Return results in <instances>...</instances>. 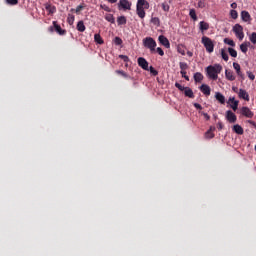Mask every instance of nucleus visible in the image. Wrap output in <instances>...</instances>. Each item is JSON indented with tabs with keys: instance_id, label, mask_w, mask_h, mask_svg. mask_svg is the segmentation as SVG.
<instances>
[{
	"instance_id": "39",
	"label": "nucleus",
	"mask_w": 256,
	"mask_h": 256,
	"mask_svg": "<svg viewBox=\"0 0 256 256\" xmlns=\"http://www.w3.org/2000/svg\"><path fill=\"white\" fill-rule=\"evenodd\" d=\"M151 23H153V25L159 26V25L161 24V21L159 20L158 17H153V18L151 19Z\"/></svg>"
},
{
	"instance_id": "35",
	"label": "nucleus",
	"mask_w": 256,
	"mask_h": 256,
	"mask_svg": "<svg viewBox=\"0 0 256 256\" xmlns=\"http://www.w3.org/2000/svg\"><path fill=\"white\" fill-rule=\"evenodd\" d=\"M117 75H121L122 77H124L125 79H129V75L127 73H125V71L123 70H116Z\"/></svg>"
},
{
	"instance_id": "21",
	"label": "nucleus",
	"mask_w": 256,
	"mask_h": 256,
	"mask_svg": "<svg viewBox=\"0 0 256 256\" xmlns=\"http://www.w3.org/2000/svg\"><path fill=\"white\" fill-rule=\"evenodd\" d=\"M225 77L228 81H235V74L231 70H225Z\"/></svg>"
},
{
	"instance_id": "1",
	"label": "nucleus",
	"mask_w": 256,
	"mask_h": 256,
	"mask_svg": "<svg viewBox=\"0 0 256 256\" xmlns=\"http://www.w3.org/2000/svg\"><path fill=\"white\" fill-rule=\"evenodd\" d=\"M221 71H223V66H221V64L210 65L206 68L207 76L213 81L219 79V73H221Z\"/></svg>"
},
{
	"instance_id": "32",
	"label": "nucleus",
	"mask_w": 256,
	"mask_h": 256,
	"mask_svg": "<svg viewBox=\"0 0 256 256\" xmlns=\"http://www.w3.org/2000/svg\"><path fill=\"white\" fill-rule=\"evenodd\" d=\"M105 19L108 23H115V17H113V14H106Z\"/></svg>"
},
{
	"instance_id": "40",
	"label": "nucleus",
	"mask_w": 256,
	"mask_h": 256,
	"mask_svg": "<svg viewBox=\"0 0 256 256\" xmlns=\"http://www.w3.org/2000/svg\"><path fill=\"white\" fill-rule=\"evenodd\" d=\"M251 43H253V45H256V32H253L250 37H249Z\"/></svg>"
},
{
	"instance_id": "13",
	"label": "nucleus",
	"mask_w": 256,
	"mask_h": 256,
	"mask_svg": "<svg viewBox=\"0 0 256 256\" xmlns=\"http://www.w3.org/2000/svg\"><path fill=\"white\" fill-rule=\"evenodd\" d=\"M228 103H232L230 107L233 111H236L239 107V101L235 100V97H230Z\"/></svg>"
},
{
	"instance_id": "37",
	"label": "nucleus",
	"mask_w": 256,
	"mask_h": 256,
	"mask_svg": "<svg viewBox=\"0 0 256 256\" xmlns=\"http://www.w3.org/2000/svg\"><path fill=\"white\" fill-rule=\"evenodd\" d=\"M179 67H180L181 71H187V69L189 68V66L185 62H180Z\"/></svg>"
},
{
	"instance_id": "17",
	"label": "nucleus",
	"mask_w": 256,
	"mask_h": 256,
	"mask_svg": "<svg viewBox=\"0 0 256 256\" xmlns=\"http://www.w3.org/2000/svg\"><path fill=\"white\" fill-rule=\"evenodd\" d=\"M199 29H200L201 33H205V31L209 30V23H207L205 21H201L199 23Z\"/></svg>"
},
{
	"instance_id": "50",
	"label": "nucleus",
	"mask_w": 256,
	"mask_h": 256,
	"mask_svg": "<svg viewBox=\"0 0 256 256\" xmlns=\"http://www.w3.org/2000/svg\"><path fill=\"white\" fill-rule=\"evenodd\" d=\"M193 106L195 107V109H198L199 111L203 110V106H201V104L199 103H194Z\"/></svg>"
},
{
	"instance_id": "55",
	"label": "nucleus",
	"mask_w": 256,
	"mask_h": 256,
	"mask_svg": "<svg viewBox=\"0 0 256 256\" xmlns=\"http://www.w3.org/2000/svg\"><path fill=\"white\" fill-rule=\"evenodd\" d=\"M231 7H232V9H237V3L233 2V3L231 4Z\"/></svg>"
},
{
	"instance_id": "61",
	"label": "nucleus",
	"mask_w": 256,
	"mask_h": 256,
	"mask_svg": "<svg viewBox=\"0 0 256 256\" xmlns=\"http://www.w3.org/2000/svg\"><path fill=\"white\" fill-rule=\"evenodd\" d=\"M249 123H251L252 125H255V122H253V121H249Z\"/></svg>"
},
{
	"instance_id": "57",
	"label": "nucleus",
	"mask_w": 256,
	"mask_h": 256,
	"mask_svg": "<svg viewBox=\"0 0 256 256\" xmlns=\"http://www.w3.org/2000/svg\"><path fill=\"white\" fill-rule=\"evenodd\" d=\"M180 73H181L182 77H183L184 75H187V72H185V70H181Z\"/></svg>"
},
{
	"instance_id": "14",
	"label": "nucleus",
	"mask_w": 256,
	"mask_h": 256,
	"mask_svg": "<svg viewBox=\"0 0 256 256\" xmlns=\"http://www.w3.org/2000/svg\"><path fill=\"white\" fill-rule=\"evenodd\" d=\"M136 7L140 9H149V2L146 0H138Z\"/></svg>"
},
{
	"instance_id": "19",
	"label": "nucleus",
	"mask_w": 256,
	"mask_h": 256,
	"mask_svg": "<svg viewBox=\"0 0 256 256\" xmlns=\"http://www.w3.org/2000/svg\"><path fill=\"white\" fill-rule=\"evenodd\" d=\"M241 19H242V21H245V23H247V22L251 21V14H249V12H247V11H242Z\"/></svg>"
},
{
	"instance_id": "49",
	"label": "nucleus",
	"mask_w": 256,
	"mask_h": 256,
	"mask_svg": "<svg viewBox=\"0 0 256 256\" xmlns=\"http://www.w3.org/2000/svg\"><path fill=\"white\" fill-rule=\"evenodd\" d=\"M162 9H163V11L168 12V11H169V9H170L169 4H167V3H163V4H162Z\"/></svg>"
},
{
	"instance_id": "8",
	"label": "nucleus",
	"mask_w": 256,
	"mask_h": 256,
	"mask_svg": "<svg viewBox=\"0 0 256 256\" xmlns=\"http://www.w3.org/2000/svg\"><path fill=\"white\" fill-rule=\"evenodd\" d=\"M158 41L161 45H163L166 49H169V47H171V43L169 42V39H167V37H165L164 35H160L158 37Z\"/></svg>"
},
{
	"instance_id": "25",
	"label": "nucleus",
	"mask_w": 256,
	"mask_h": 256,
	"mask_svg": "<svg viewBox=\"0 0 256 256\" xmlns=\"http://www.w3.org/2000/svg\"><path fill=\"white\" fill-rule=\"evenodd\" d=\"M136 12L140 19H145V8L136 7Z\"/></svg>"
},
{
	"instance_id": "53",
	"label": "nucleus",
	"mask_w": 256,
	"mask_h": 256,
	"mask_svg": "<svg viewBox=\"0 0 256 256\" xmlns=\"http://www.w3.org/2000/svg\"><path fill=\"white\" fill-rule=\"evenodd\" d=\"M81 9H83V6H82V5L77 6V8H76V13H80V12H81Z\"/></svg>"
},
{
	"instance_id": "12",
	"label": "nucleus",
	"mask_w": 256,
	"mask_h": 256,
	"mask_svg": "<svg viewBox=\"0 0 256 256\" xmlns=\"http://www.w3.org/2000/svg\"><path fill=\"white\" fill-rule=\"evenodd\" d=\"M233 67H234L238 77H240L241 79H245L243 72H241V65H239V63H237V62H234Z\"/></svg>"
},
{
	"instance_id": "10",
	"label": "nucleus",
	"mask_w": 256,
	"mask_h": 256,
	"mask_svg": "<svg viewBox=\"0 0 256 256\" xmlns=\"http://www.w3.org/2000/svg\"><path fill=\"white\" fill-rule=\"evenodd\" d=\"M119 9L131 10V3L128 0H120L118 3Z\"/></svg>"
},
{
	"instance_id": "31",
	"label": "nucleus",
	"mask_w": 256,
	"mask_h": 256,
	"mask_svg": "<svg viewBox=\"0 0 256 256\" xmlns=\"http://www.w3.org/2000/svg\"><path fill=\"white\" fill-rule=\"evenodd\" d=\"M220 53H221V57H222L223 60L229 61V54H227V52L225 51V49H221V50H220Z\"/></svg>"
},
{
	"instance_id": "52",
	"label": "nucleus",
	"mask_w": 256,
	"mask_h": 256,
	"mask_svg": "<svg viewBox=\"0 0 256 256\" xmlns=\"http://www.w3.org/2000/svg\"><path fill=\"white\" fill-rule=\"evenodd\" d=\"M198 7H199L200 9H203V8L205 7V2H203L202 0H200V1L198 2Z\"/></svg>"
},
{
	"instance_id": "16",
	"label": "nucleus",
	"mask_w": 256,
	"mask_h": 256,
	"mask_svg": "<svg viewBox=\"0 0 256 256\" xmlns=\"http://www.w3.org/2000/svg\"><path fill=\"white\" fill-rule=\"evenodd\" d=\"M232 131L236 133V135H243L244 133L243 127H241L239 124L234 125L232 127Z\"/></svg>"
},
{
	"instance_id": "24",
	"label": "nucleus",
	"mask_w": 256,
	"mask_h": 256,
	"mask_svg": "<svg viewBox=\"0 0 256 256\" xmlns=\"http://www.w3.org/2000/svg\"><path fill=\"white\" fill-rule=\"evenodd\" d=\"M76 29L77 31H79L80 33H83L85 31V23L83 22V20H80L78 23H77V26H76Z\"/></svg>"
},
{
	"instance_id": "29",
	"label": "nucleus",
	"mask_w": 256,
	"mask_h": 256,
	"mask_svg": "<svg viewBox=\"0 0 256 256\" xmlns=\"http://www.w3.org/2000/svg\"><path fill=\"white\" fill-rule=\"evenodd\" d=\"M94 41L98 43V45H103V38H101L100 34H95L94 35Z\"/></svg>"
},
{
	"instance_id": "20",
	"label": "nucleus",
	"mask_w": 256,
	"mask_h": 256,
	"mask_svg": "<svg viewBox=\"0 0 256 256\" xmlns=\"http://www.w3.org/2000/svg\"><path fill=\"white\" fill-rule=\"evenodd\" d=\"M184 95L185 97H189V99H193L195 97V94L193 93V90L190 87H186L184 89Z\"/></svg>"
},
{
	"instance_id": "30",
	"label": "nucleus",
	"mask_w": 256,
	"mask_h": 256,
	"mask_svg": "<svg viewBox=\"0 0 256 256\" xmlns=\"http://www.w3.org/2000/svg\"><path fill=\"white\" fill-rule=\"evenodd\" d=\"M189 15L191 17V19H193V21H197V12L195 11V9H190L189 11Z\"/></svg>"
},
{
	"instance_id": "34",
	"label": "nucleus",
	"mask_w": 256,
	"mask_h": 256,
	"mask_svg": "<svg viewBox=\"0 0 256 256\" xmlns=\"http://www.w3.org/2000/svg\"><path fill=\"white\" fill-rule=\"evenodd\" d=\"M148 71H150L151 75L154 77L159 75V72L153 66L148 67Z\"/></svg>"
},
{
	"instance_id": "63",
	"label": "nucleus",
	"mask_w": 256,
	"mask_h": 256,
	"mask_svg": "<svg viewBox=\"0 0 256 256\" xmlns=\"http://www.w3.org/2000/svg\"><path fill=\"white\" fill-rule=\"evenodd\" d=\"M255 151H256V145H255Z\"/></svg>"
},
{
	"instance_id": "54",
	"label": "nucleus",
	"mask_w": 256,
	"mask_h": 256,
	"mask_svg": "<svg viewBox=\"0 0 256 256\" xmlns=\"http://www.w3.org/2000/svg\"><path fill=\"white\" fill-rule=\"evenodd\" d=\"M218 129H219V131H221L223 129V123L218 122Z\"/></svg>"
},
{
	"instance_id": "44",
	"label": "nucleus",
	"mask_w": 256,
	"mask_h": 256,
	"mask_svg": "<svg viewBox=\"0 0 256 256\" xmlns=\"http://www.w3.org/2000/svg\"><path fill=\"white\" fill-rule=\"evenodd\" d=\"M7 5H17L19 0H6Z\"/></svg>"
},
{
	"instance_id": "47",
	"label": "nucleus",
	"mask_w": 256,
	"mask_h": 256,
	"mask_svg": "<svg viewBox=\"0 0 256 256\" xmlns=\"http://www.w3.org/2000/svg\"><path fill=\"white\" fill-rule=\"evenodd\" d=\"M247 75L251 81H255V74L253 72H247Z\"/></svg>"
},
{
	"instance_id": "33",
	"label": "nucleus",
	"mask_w": 256,
	"mask_h": 256,
	"mask_svg": "<svg viewBox=\"0 0 256 256\" xmlns=\"http://www.w3.org/2000/svg\"><path fill=\"white\" fill-rule=\"evenodd\" d=\"M224 43H225L226 45H230V47H235V41H233V40H231V39H229V38H225V39H224Z\"/></svg>"
},
{
	"instance_id": "48",
	"label": "nucleus",
	"mask_w": 256,
	"mask_h": 256,
	"mask_svg": "<svg viewBox=\"0 0 256 256\" xmlns=\"http://www.w3.org/2000/svg\"><path fill=\"white\" fill-rule=\"evenodd\" d=\"M100 7H101V9H103L104 11H107V13H111V8H109V6H107V5H101Z\"/></svg>"
},
{
	"instance_id": "45",
	"label": "nucleus",
	"mask_w": 256,
	"mask_h": 256,
	"mask_svg": "<svg viewBox=\"0 0 256 256\" xmlns=\"http://www.w3.org/2000/svg\"><path fill=\"white\" fill-rule=\"evenodd\" d=\"M156 52L158 53V55H160V57H163V55H165V52L161 47L156 48Z\"/></svg>"
},
{
	"instance_id": "15",
	"label": "nucleus",
	"mask_w": 256,
	"mask_h": 256,
	"mask_svg": "<svg viewBox=\"0 0 256 256\" xmlns=\"http://www.w3.org/2000/svg\"><path fill=\"white\" fill-rule=\"evenodd\" d=\"M238 97L240 99H244V101H249V93H247L245 90L243 89H239L238 92Z\"/></svg>"
},
{
	"instance_id": "3",
	"label": "nucleus",
	"mask_w": 256,
	"mask_h": 256,
	"mask_svg": "<svg viewBox=\"0 0 256 256\" xmlns=\"http://www.w3.org/2000/svg\"><path fill=\"white\" fill-rule=\"evenodd\" d=\"M143 45L146 49H149L151 53H155V47H157V42L152 37H146L143 39Z\"/></svg>"
},
{
	"instance_id": "11",
	"label": "nucleus",
	"mask_w": 256,
	"mask_h": 256,
	"mask_svg": "<svg viewBox=\"0 0 256 256\" xmlns=\"http://www.w3.org/2000/svg\"><path fill=\"white\" fill-rule=\"evenodd\" d=\"M200 91L203 93V95H206V97H209V95H211V87H209V85L207 84H202L199 87Z\"/></svg>"
},
{
	"instance_id": "4",
	"label": "nucleus",
	"mask_w": 256,
	"mask_h": 256,
	"mask_svg": "<svg viewBox=\"0 0 256 256\" xmlns=\"http://www.w3.org/2000/svg\"><path fill=\"white\" fill-rule=\"evenodd\" d=\"M232 31L233 33H235L239 41H243V39L245 38V33H243V26H241L240 24H235L232 28Z\"/></svg>"
},
{
	"instance_id": "9",
	"label": "nucleus",
	"mask_w": 256,
	"mask_h": 256,
	"mask_svg": "<svg viewBox=\"0 0 256 256\" xmlns=\"http://www.w3.org/2000/svg\"><path fill=\"white\" fill-rule=\"evenodd\" d=\"M226 119L229 123H236L237 122V115H235V113H233V111L228 110L226 112Z\"/></svg>"
},
{
	"instance_id": "62",
	"label": "nucleus",
	"mask_w": 256,
	"mask_h": 256,
	"mask_svg": "<svg viewBox=\"0 0 256 256\" xmlns=\"http://www.w3.org/2000/svg\"><path fill=\"white\" fill-rule=\"evenodd\" d=\"M234 91H237V88H233Z\"/></svg>"
},
{
	"instance_id": "56",
	"label": "nucleus",
	"mask_w": 256,
	"mask_h": 256,
	"mask_svg": "<svg viewBox=\"0 0 256 256\" xmlns=\"http://www.w3.org/2000/svg\"><path fill=\"white\" fill-rule=\"evenodd\" d=\"M187 56H188V57H193V52L188 51V52H187Z\"/></svg>"
},
{
	"instance_id": "60",
	"label": "nucleus",
	"mask_w": 256,
	"mask_h": 256,
	"mask_svg": "<svg viewBox=\"0 0 256 256\" xmlns=\"http://www.w3.org/2000/svg\"><path fill=\"white\" fill-rule=\"evenodd\" d=\"M117 0H108V3H115Z\"/></svg>"
},
{
	"instance_id": "18",
	"label": "nucleus",
	"mask_w": 256,
	"mask_h": 256,
	"mask_svg": "<svg viewBox=\"0 0 256 256\" xmlns=\"http://www.w3.org/2000/svg\"><path fill=\"white\" fill-rule=\"evenodd\" d=\"M215 99L221 103V105H225V96L221 94V92H216L215 93Z\"/></svg>"
},
{
	"instance_id": "38",
	"label": "nucleus",
	"mask_w": 256,
	"mask_h": 256,
	"mask_svg": "<svg viewBox=\"0 0 256 256\" xmlns=\"http://www.w3.org/2000/svg\"><path fill=\"white\" fill-rule=\"evenodd\" d=\"M228 53L231 57H237V50L233 48H228Z\"/></svg>"
},
{
	"instance_id": "42",
	"label": "nucleus",
	"mask_w": 256,
	"mask_h": 256,
	"mask_svg": "<svg viewBox=\"0 0 256 256\" xmlns=\"http://www.w3.org/2000/svg\"><path fill=\"white\" fill-rule=\"evenodd\" d=\"M175 87H176L177 89H179V91H185V89L187 88V87L182 86L181 84H179V82H176V83H175Z\"/></svg>"
},
{
	"instance_id": "6",
	"label": "nucleus",
	"mask_w": 256,
	"mask_h": 256,
	"mask_svg": "<svg viewBox=\"0 0 256 256\" xmlns=\"http://www.w3.org/2000/svg\"><path fill=\"white\" fill-rule=\"evenodd\" d=\"M137 63L141 69H144V71H149V62H147L145 58L139 57Z\"/></svg>"
},
{
	"instance_id": "26",
	"label": "nucleus",
	"mask_w": 256,
	"mask_h": 256,
	"mask_svg": "<svg viewBox=\"0 0 256 256\" xmlns=\"http://www.w3.org/2000/svg\"><path fill=\"white\" fill-rule=\"evenodd\" d=\"M194 81L196 83H201L203 81V74H201V72H196L194 74Z\"/></svg>"
},
{
	"instance_id": "27",
	"label": "nucleus",
	"mask_w": 256,
	"mask_h": 256,
	"mask_svg": "<svg viewBox=\"0 0 256 256\" xmlns=\"http://www.w3.org/2000/svg\"><path fill=\"white\" fill-rule=\"evenodd\" d=\"M249 42H244L240 45V50L242 51V53H247V51H249Z\"/></svg>"
},
{
	"instance_id": "7",
	"label": "nucleus",
	"mask_w": 256,
	"mask_h": 256,
	"mask_svg": "<svg viewBox=\"0 0 256 256\" xmlns=\"http://www.w3.org/2000/svg\"><path fill=\"white\" fill-rule=\"evenodd\" d=\"M241 115L247 117L248 119H253L254 113L251 111V109H249V107L244 106L241 108Z\"/></svg>"
},
{
	"instance_id": "46",
	"label": "nucleus",
	"mask_w": 256,
	"mask_h": 256,
	"mask_svg": "<svg viewBox=\"0 0 256 256\" xmlns=\"http://www.w3.org/2000/svg\"><path fill=\"white\" fill-rule=\"evenodd\" d=\"M120 59L123 60L124 63H129V56L127 55H120Z\"/></svg>"
},
{
	"instance_id": "41",
	"label": "nucleus",
	"mask_w": 256,
	"mask_h": 256,
	"mask_svg": "<svg viewBox=\"0 0 256 256\" xmlns=\"http://www.w3.org/2000/svg\"><path fill=\"white\" fill-rule=\"evenodd\" d=\"M114 43H115V45H123V40L121 38H119L118 36H116L114 38Z\"/></svg>"
},
{
	"instance_id": "58",
	"label": "nucleus",
	"mask_w": 256,
	"mask_h": 256,
	"mask_svg": "<svg viewBox=\"0 0 256 256\" xmlns=\"http://www.w3.org/2000/svg\"><path fill=\"white\" fill-rule=\"evenodd\" d=\"M181 55H185V50H178Z\"/></svg>"
},
{
	"instance_id": "28",
	"label": "nucleus",
	"mask_w": 256,
	"mask_h": 256,
	"mask_svg": "<svg viewBox=\"0 0 256 256\" xmlns=\"http://www.w3.org/2000/svg\"><path fill=\"white\" fill-rule=\"evenodd\" d=\"M118 25H127V18L125 16H120L117 18Z\"/></svg>"
},
{
	"instance_id": "43",
	"label": "nucleus",
	"mask_w": 256,
	"mask_h": 256,
	"mask_svg": "<svg viewBox=\"0 0 256 256\" xmlns=\"http://www.w3.org/2000/svg\"><path fill=\"white\" fill-rule=\"evenodd\" d=\"M230 15L232 19H237V17H239V14L236 12V10H231Z\"/></svg>"
},
{
	"instance_id": "22",
	"label": "nucleus",
	"mask_w": 256,
	"mask_h": 256,
	"mask_svg": "<svg viewBox=\"0 0 256 256\" xmlns=\"http://www.w3.org/2000/svg\"><path fill=\"white\" fill-rule=\"evenodd\" d=\"M215 126H211L209 130L205 133L206 139H213L215 137V134H213V131H215Z\"/></svg>"
},
{
	"instance_id": "36",
	"label": "nucleus",
	"mask_w": 256,
	"mask_h": 256,
	"mask_svg": "<svg viewBox=\"0 0 256 256\" xmlns=\"http://www.w3.org/2000/svg\"><path fill=\"white\" fill-rule=\"evenodd\" d=\"M67 21H68L69 25H73V23H75V16L72 14H69Z\"/></svg>"
},
{
	"instance_id": "23",
	"label": "nucleus",
	"mask_w": 256,
	"mask_h": 256,
	"mask_svg": "<svg viewBox=\"0 0 256 256\" xmlns=\"http://www.w3.org/2000/svg\"><path fill=\"white\" fill-rule=\"evenodd\" d=\"M45 9H46V11H48V13L50 15H53V13H55L57 11V8H55V6H53L51 4H45Z\"/></svg>"
},
{
	"instance_id": "59",
	"label": "nucleus",
	"mask_w": 256,
	"mask_h": 256,
	"mask_svg": "<svg viewBox=\"0 0 256 256\" xmlns=\"http://www.w3.org/2000/svg\"><path fill=\"white\" fill-rule=\"evenodd\" d=\"M183 77H184V79H186V81H189V76L184 75Z\"/></svg>"
},
{
	"instance_id": "5",
	"label": "nucleus",
	"mask_w": 256,
	"mask_h": 256,
	"mask_svg": "<svg viewBox=\"0 0 256 256\" xmlns=\"http://www.w3.org/2000/svg\"><path fill=\"white\" fill-rule=\"evenodd\" d=\"M54 29H55L56 33H58V35H65V30H62L61 26L59 24H57L56 21L53 22V26L49 27V31L51 33H53Z\"/></svg>"
},
{
	"instance_id": "51",
	"label": "nucleus",
	"mask_w": 256,
	"mask_h": 256,
	"mask_svg": "<svg viewBox=\"0 0 256 256\" xmlns=\"http://www.w3.org/2000/svg\"><path fill=\"white\" fill-rule=\"evenodd\" d=\"M201 115H203V117L206 119V121H209V119H211V116H209V114L205 113V112H200Z\"/></svg>"
},
{
	"instance_id": "2",
	"label": "nucleus",
	"mask_w": 256,
	"mask_h": 256,
	"mask_svg": "<svg viewBox=\"0 0 256 256\" xmlns=\"http://www.w3.org/2000/svg\"><path fill=\"white\" fill-rule=\"evenodd\" d=\"M201 43L202 45H204L207 53H213V51H215V43L213 42V40H211V38L203 36Z\"/></svg>"
}]
</instances>
